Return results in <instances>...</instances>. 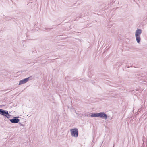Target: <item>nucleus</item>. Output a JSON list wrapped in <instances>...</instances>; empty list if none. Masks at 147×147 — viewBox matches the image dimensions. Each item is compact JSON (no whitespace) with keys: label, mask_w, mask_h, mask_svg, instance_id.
Here are the masks:
<instances>
[{"label":"nucleus","mask_w":147,"mask_h":147,"mask_svg":"<svg viewBox=\"0 0 147 147\" xmlns=\"http://www.w3.org/2000/svg\"><path fill=\"white\" fill-rule=\"evenodd\" d=\"M142 32V30L141 29H137L135 32V36L137 42L139 43L141 40L140 36Z\"/></svg>","instance_id":"obj_1"},{"label":"nucleus","mask_w":147,"mask_h":147,"mask_svg":"<svg viewBox=\"0 0 147 147\" xmlns=\"http://www.w3.org/2000/svg\"><path fill=\"white\" fill-rule=\"evenodd\" d=\"M71 135L74 137H77L78 135V131L76 128H75L70 130Z\"/></svg>","instance_id":"obj_2"},{"label":"nucleus","mask_w":147,"mask_h":147,"mask_svg":"<svg viewBox=\"0 0 147 147\" xmlns=\"http://www.w3.org/2000/svg\"><path fill=\"white\" fill-rule=\"evenodd\" d=\"M0 114L8 118H10L11 116V115L9 114L8 111L4 110L2 109H0Z\"/></svg>","instance_id":"obj_3"},{"label":"nucleus","mask_w":147,"mask_h":147,"mask_svg":"<svg viewBox=\"0 0 147 147\" xmlns=\"http://www.w3.org/2000/svg\"><path fill=\"white\" fill-rule=\"evenodd\" d=\"M98 117L106 119L107 118V116L104 113L101 112L98 113Z\"/></svg>","instance_id":"obj_4"},{"label":"nucleus","mask_w":147,"mask_h":147,"mask_svg":"<svg viewBox=\"0 0 147 147\" xmlns=\"http://www.w3.org/2000/svg\"><path fill=\"white\" fill-rule=\"evenodd\" d=\"M19 117H14L13 118H14V119H10V121L12 123H19V122L20 121V120L18 119V118Z\"/></svg>","instance_id":"obj_5"},{"label":"nucleus","mask_w":147,"mask_h":147,"mask_svg":"<svg viewBox=\"0 0 147 147\" xmlns=\"http://www.w3.org/2000/svg\"><path fill=\"white\" fill-rule=\"evenodd\" d=\"M30 77H28L24 79H23L20 81L19 82V85H21L27 82L29 79Z\"/></svg>","instance_id":"obj_6"},{"label":"nucleus","mask_w":147,"mask_h":147,"mask_svg":"<svg viewBox=\"0 0 147 147\" xmlns=\"http://www.w3.org/2000/svg\"><path fill=\"white\" fill-rule=\"evenodd\" d=\"M90 116L92 117H98V113H93Z\"/></svg>","instance_id":"obj_7"}]
</instances>
